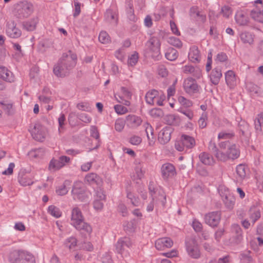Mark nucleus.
<instances>
[{
    "instance_id": "1",
    "label": "nucleus",
    "mask_w": 263,
    "mask_h": 263,
    "mask_svg": "<svg viewBox=\"0 0 263 263\" xmlns=\"http://www.w3.org/2000/svg\"><path fill=\"white\" fill-rule=\"evenodd\" d=\"M77 55L71 50L64 53L53 69V73L58 78H64L69 75L76 64Z\"/></svg>"
},
{
    "instance_id": "2",
    "label": "nucleus",
    "mask_w": 263,
    "mask_h": 263,
    "mask_svg": "<svg viewBox=\"0 0 263 263\" xmlns=\"http://www.w3.org/2000/svg\"><path fill=\"white\" fill-rule=\"evenodd\" d=\"M71 221V224L78 230H83L89 234L91 232L92 228L91 226L84 222L82 212L78 208H74L72 209Z\"/></svg>"
},
{
    "instance_id": "3",
    "label": "nucleus",
    "mask_w": 263,
    "mask_h": 263,
    "mask_svg": "<svg viewBox=\"0 0 263 263\" xmlns=\"http://www.w3.org/2000/svg\"><path fill=\"white\" fill-rule=\"evenodd\" d=\"M71 194L74 200L81 202H88L91 197V193L87 191L82 182H74Z\"/></svg>"
},
{
    "instance_id": "4",
    "label": "nucleus",
    "mask_w": 263,
    "mask_h": 263,
    "mask_svg": "<svg viewBox=\"0 0 263 263\" xmlns=\"http://www.w3.org/2000/svg\"><path fill=\"white\" fill-rule=\"evenodd\" d=\"M33 5L26 1L22 2L16 5L14 14L16 17L23 19L28 17L33 12Z\"/></svg>"
},
{
    "instance_id": "5",
    "label": "nucleus",
    "mask_w": 263,
    "mask_h": 263,
    "mask_svg": "<svg viewBox=\"0 0 263 263\" xmlns=\"http://www.w3.org/2000/svg\"><path fill=\"white\" fill-rule=\"evenodd\" d=\"M151 57L155 60H159L160 58V42L159 40L156 37H151L147 43Z\"/></svg>"
},
{
    "instance_id": "6",
    "label": "nucleus",
    "mask_w": 263,
    "mask_h": 263,
    "mask_svg": "<svg viewBox=\"0 0 263 263\" xmlns=\"http://www.w3.org/2000/svg\"><path fill=\"white\" fill-rule=\"evenodd\" d=\"M132 242L130 238L124 237L119 239L115 245L116 250L117 253L126 256L129 255L131 250Z\"/></svg>"
},
{
    "instance_id": "7",
    "label": "nucleus",
    "mask_w": 263,
    "mask_h": 263,
    "mask_svg": "<svg viewBox=\"0 0 263 263\" xmlns=\"http://www.w3.org/2000/svg\"><path fill=\"white\" fill-rule=\"evenodd\" d=\"M148 190L153 201L160 200L161 205L164 207L166 203V196L164 195L163 191L156 189L153 182L149 183Z\"/></svg>"
},
{
    "instance_id": "8",
    "label": "nucleus",
    "mask_w": 263,
    "mask_h": 263,
    "mask_svg": "<svg viewBox=\"0 0 263 263\" xmlns=\"http://www.w3.org/2000/svg\"><path fill=\"white\" fill-rule=\"evenodd\" d=\"M183 88L187 93L192 95L199 92V86L195 79L187 78L184 81Z\"/></svg>"
},
{
    "instance_id": "9",
    "label": "nucleus",
    "mask_w": 263,
    "mask_h": 263,
    "mask_svg": "<svg viewBox=\"0 0 263 263\" xmlns=\"http://www.w3.org/2000/svg\"><path fill=\"white\" fill-rule=\"evenodd\" d=\"M31 134L35 140L41 141L45 138V128L39 123H35L33 128L30 130Z\"/></svg>"
},
{
    "instance_id": "10",
    "label": "nucleus",
    "mask_w": 263,
    "mask_h": 263,
    "mask_svg": "<svg viewBox=\"0 0 263 263\" xmlns=\"http://www.w3.org/2000/svg\"><path fill=\"white\" fill-rule=\"evenodd\" d=\"M221 218V214L219 212H210L205 215L204 220L206 224L212 227L218 226Z\"/></svg>"
},
{
    "instance_id": "11",
    "label": "nucleus",
    "mask_w": 263,
    "mask_h": 263,
    "mask_svg": "<svg viewBox=\"0 0 263 263\" xmlns=\"http://www.w3.org/2000/svg\"><path fill=\"white\" fill-rule=\"evenodd\" d=\"M186 246L187 253L191 257L196 259L200 257V251L195 239H191L187 241Z\"/></svg>"
},
{
    "instance_id": "12",
    "label": "nucleus",
    "mask_w": 263,
    "mask_h": 263,
    "mask_svg": "<svg viewBox=\"0 0 263 263\" xmlns=\"http://www.w3.org/2000/svg\"><path fill=\"white\" fill-rule=\"evenodd\" d=\"M16 24L13 21L8 22L6 25V34L11 38L16 39L22 34L21 30L16 27Z\"/></svg>"
},
{
    "instance_id": "13",
    "label": "nucleus",
    "mask_w": 263,
    "mask_h": 263,
    "mask_svg": "<svg viewBox=\"0 0 263 263\" xmlns=\"http://www.w3.org/2000/svg\"><path fill=\"white\" fill-rule=\"evenodd\" d=\"M235 20L238 26H246L249 25L250 18L246 11L239 10L235 14Z\"/></svg>"
},
{
    "instance_id": "14",
    "label": "nucleus",
    "mask_w": 263,
    "mask_h": 263,
    "mask_svg": "<svg viewBox=\"0 0 263 263\" xmlns=\"http://www.w3.org/2000/svg\"><path fill=\"white\" fill-rule=\"evenodd\" d=\"M173 129L171 126H165L161 129L158 134V141L162 144H165L170 141Z\"/></svg>"
},
{
    "instance_id": "15",
    "label": "nucleus",
    "mask_w": 263,
    "mask_h": 263,
    "mask_svg": "<svg viewBox=\"0 0 263 263\" xmlns=\"http://www.w3.org/2000/svg\"><path fill=\"white\" fill-rule=\"evenodd\" d=\"M162 176L164 179L172 177L176 175L174 166L169 163L164 164L161 167Z\"/></svg>"
},
{
    "instance_id": "16",
    "label": "nucleus",
    "mask_w": 263,
    "mask_h": 263,
    "mask_svg": "<svg viewBox=\"0 0 263 263\" xmlns=\"http://www.w3.org/2000/svg\"><path fill=\"white\" fill-rule=\"evenodd\" d=\"M173 245V241L169 237L159 238L155 242V247L158 250H163L166 248H170Z\"/></svg>"
},
{
    "instance_id": "17",
    "label": "nucleus",
    "mask_w": 263,
    "mask_h": 263,
    "mask_svg": "<svg viewBox=\"0 0 263 263\" xmlns=\"http://www.w3.org/2000/svg\"><path fill=\"white\" fill-rule=\"evenodd\" d=\"M0 78L3 80L12 83L15 81L13 73L5 66H0Z\"/></svg>"
},
{
    "instance_id": "18",
    "label": "nucleus",
    "mask_w": 263,
    "mask_h": 263,
    "mask_svg": "<svg viewBox=\"0 0 263 263\" xmlns=\"http://www.w3.org/2000/svg\"><path fill=\"white\" fill-rule=\"evenodd\" d=\"M190 15L192 18L201 23H203L206 21V15L201 13L197 6H193L190 8Z\"/></svg>"
},
{
    "instance_id": "19",
    "label": "nucleus",
    "mask_w": 263,
    "mask_h": 263,
    "mask_svg": "<svg viewBox=\"0 0 263 263\" xmlns=\"http://www.w3.org/2000/svg\"><path fill=\"white\" fill-rule=\"evenodd\" d=\"M38 22L39 20L37 17H33L30 20L23 22L22 28L27 31H32L35 29Z\"/></svg>"
},
{
    "instance_id": "20",
    "label": "nucleus",
    "mask_w": 263,
    "mask_h": 263,
    "mask_svg": "<svg viewBox=\"0 0 263 263\" xmlns=\"http://www.w3.org/2000/svg\"><path fill=\"white\" fill-rule=\"evenodd\" d=\"M241 41L245 44L252 45L254 43V34L249 31H242L240 34Z\"/></svg>"
},
{
    "instance_id": "21",
    "label": "nucleus",
    "mask_w": 263,
    "mask_h": 263,
    "mask_svg": "<svg viewBox=\"0 0 263 263\" xmlns=\"http://www.w3.org/2000/svg\"><path fill=\"white\" fill-rule=\"evenodd\" d=\"M221 77L222 72L221 69L218 67L214 68L212 70L210 76L211 81L214 85L218 84Z\"/></svg>"
},
{
    "instance_id": "22",
    "label": "nucleus",
    "mask_w": 263,
    "mask_h": 263,
    "mask_svg": "<svg viewBox=\"0 0 263 263\" xmlns=\"http://www.w3.org/2000/svg\"><path fill=\"white\" fill-rule=\"evenodd\" d=\"M201 162L204 165H211L214 164L215 161L212 156L206 152H202L199 155Z\"/></svg>"
},
{
    "instance_id": "23",
    "label": "nucleus",
    "mask_w": 263,
    "mask_h": 263,
    "mask_svg": "<svg viewBox=\"0 0 263 263\" xmlns=\"http://www.w3.org/2000/svg\"><path fill=\"white\" fill-rule=\"evenodd\" d=\"M159 92L153 89L148 91L145 95L146 102L150 105H154L156 103L157 97H158Z\"/></svg>"
},
{
    "instance_id": "24",
    "label": "nucleus",
    "mask_w": 263,
    "mask_h": 263,
    "mask_svg": "<svg viewBox=\"0 0 263 263\" xmlns=\"http://www.w3.org/2000/svg\"><path fill=\"white\" fill-rule=\"evenodd\" d=\"M17 179L20 184L24 186L31 185L33 183V181L26 175L24 171L20 172Z\"/></svg>"
},
{
    "instance_id": "25",
    "label": "nucleus",
    "mask_w": 263,
    "mask_h": 263,
    "mask_svg": "<svg viewBox=\"0 0 263 263\" xmlns=\"http://www.w3.org/2000/svg\"><path fill=\"white\" fill-rule=\"evenodd\" d=\"M225 79L227 85L233 88L236 85L235 74L233 71L229 70L225 74Z\"/></svg>"
},
{
    "instance_id": "26",
    "label": "nucleus",
    "mask_w": 263,
    "mask_h": 263,
    "mask_svg": "<svg viewBox=\"0 0 263 263\" xmlns=\"http://www.w3.org/2000/svg\"><path fill=\"white\" fill-rule=\"evenodd\" d=\"M189 59L193 63H198L200 60L199 51L196 46H193L190 48L189 53Z\"/></svg>"
},
{
    "instance_id": "27",
    "label": "nucleus",
    "mask_w": 263,
    "mask_h": 263,
    "mask_svg": "<svg viewBox=\"0 0 263 263\" xmlns=\"http://www.w3.org/2000/svg\"><path fill=\"white\" fill-rule=\"evenodd\" d=\"M180 138L186 148L191 149L195 146V140L193 137L183 134Z\"/></svg>"
},
{
    "instance_id": "28",
    "label": "nucleus",
    "mask_w": 263,
    "mask_h": 263,
    "mask_svg": "<svg viewBox=\"0 0 263 263\" xmlns=\"http://www.w3.org/2000/svg\"><path fill=\"white\" fill-rule=\"evenodd\" d=\"M227 152L230 159L232 160L238 158L240 156L239 149L238 146L235 144H232L229 146Z\"/></svg>"
},
{
    "instance_id": "29",
    "label": "nucleus",
    "mask_w": 263,
    "mask_h": 263,
    "mask_svg": "<svg viewBox=\"0 0 263 263\" xmlns=\"http://www.w3.org/2000/svg\"><path fill=\"white\" fill-rule=\"evenodd\" d=\"M247 167L243 164H240L237 166L236 172L237 173L236 179L238 181H242L247 176Z\"/></svg>"
},
{
    "instance_id": "30",
    "label": "nucleus",
    "mask_w": 263,
    "mask_h": 263,
    "mask_svg": "<svg viewBox=\"0 0 263 263\" xmlns=\"http://www.w3.org/2000/svg\"><path fill=\"white\" fill-rule=\"evenodd\" d=\"M23 250H13L9 255V260L11 263H20Z\"/></svg>"
},
{
    "instance_id": "31",
    "label": "nucleus",
    "mask_w": 263,
    "mask_h": 263,
    "mask_svg": "<svg viewBox=\"0 0 263 263\" xmlns=\"http://www.w3.org/2000/svg\"><path fill=\"white\" fill-rule=\"evenodd\" d=\"M125 122H126L127 125L132 123V116L130 115L126 117V121L123 119H118L116 121L115 125L116 130L121 132L124 127Z\"/></svg>"
},
{
    "instance_id": "32",
    "label": "nucleus",
    "mask_w": 263,
    "mask_h": 263,
    "mask_svg": "<svg viewBox=\"0 0 263 263\" xmlns=\"http://www.w3.org/2000/svg\"><path fill=\"white\" fill-rule=\"evenodd\" d=\"M85 181L90 184L99 185L101 183L100 177L96 173H91L88 174L85 178Z\"/></svg>"
},
{
    "instance_id": "33",
    "label": "nucleus",
    "mask_w": 263,
    "mask_h": 263,
    "mask_svg": "<svg viewBox=\"0 0 263 263\" xmlns=\"http://www.w3.org/2000/svg\"><path fill=\"white\" fill-rule=\"evenodd\" d=\"M250 15L254 20L263 23V9L255 8L251 11Z\"/></svg>"
},
{
    "instance_id": "34",
    "label": "nucleus",
    "mask_w": 263,
    "mask_h": 263,
    "mask_svg": "<svg viewBox=\"0 0 263 263\" xmlns=\"http://www.w3.org/2000/svg\"><path fill=\"white\" fill-rule=\"evenodd\" d=\"M145 132L146 134L148 143L150 145H152L154 143V137L153 135V129L152 126L148 123L144 124Z\"/></svg>"
},
{
    "instance_id": "35",
    "label": "nucleus",
    "mask_w": 263,
    "mask_h": 263,
    "mask_svg": "<svg viewBox=\"0 0 263 263\" xmlns=\"http://www.w3.org/2000/svg\"><path fill=\"white\" fill-rule=\"evenodd\" d=\"M223 201L227 209L232 210L235 202V198L230 195H226L223 198Z\"/></svg>"
},
{
    "instance_id": "36",
    "label": "nucleus",
    "mask_w": 263,
    "mask_h": 263,
    "mask_svg": "<svg viewBox=\"0 0 263 263\" xmlns=\"http://www.w3.org/2000/svg\"><path fill=\"white\" fill-rule=\"evenodd\" d=\"M105 20L110 22L114 23L116 25L117 24L118 19L116 16V13L113 12L111 9H107L104 14Z\"/></svg>"
},
{
    "instance_id": "37",
    "label": "nucleus",
    "mask_w": 263,
    "mask_h": 263,
    "mask_svg": "<svg viewBox=\"0 0 263 263\" xmlns=\"http://www.w3.org/2000/svg\"><path fill=\"white\" fill-rule=\"evenodd\" d=\"M165 56L168 60L174 61L178 58V52L175 49L170 48L165 53Z\"/></svg>"
},
{
    "instance_id": "38",
    "label": "nucleus",
    "mask_w": 263,
    "mask_h": 263,
    "mask_svg": "<svg viewBox=\"0 0 263 263\" xmlns=\"http://www.w3.org/2000/svg\"><path fill=\"white\" fill-rule=\"evenodd\" d=\"M165 121L166 123L170 125H178L179 122V118L172 114L167 115L165 117Z\"/></svg>"
},
{
    "instance_id": "39",
    "label": "nucleus",
    "mask_w": 263,
    "mask_h": 263,
    "mask_svg": "<svg viewBox=\"0 0 263 263\" xmlns=\"http://www.w3.org/2000/svg\"><path fill=\"white\" fill-rule=\"evenodd\" d=\"M135 174L134 176L137 178L139 181L144 176V171L143 170V167L140 163L136 164L135 167Z\"/></svg>"
},
{
    "instance_id": "40",
    "label": "nucleus",
    "mask_w": 263,
    "mask_h": 263,
    "mask_svg": "<svg viewBox=\"0 0 263 263\" xmlns=\"http://www.w3.org/2000/svg\"><path fill=\"white\" fill-rule=\"evenodd\" d=\"M238 130L241 132L242 135H246L249 131V126L245 121H240L238 123Z\"/></svg>"
},
{
    "instance_id": "41",
    "label": "nucleus",
    "mask_w": 263,
    "mask_h": 263,
    "mask_svg": "<svg viewBox=\"0 0 263 263\" xmlns=\"http://www.w3.org/2000/svg\"><path fill=\"white\" fill-rule=\"evenodd\" d=\"M235 136L233 132L222 131L220 132L218 135V139H232Z\"/></svg>"
},
{
    "instance_id": "42",
    "label": "nucleus",
    "mask_w": 263,
    "mask_h": 263,
    "mask_svg": "<svg viewBox=\"0 0 263 263\" xmlns=\"http://www.w3.org/2000/svg\"><path fill=\"white\" fill-rule=\"evenodd\" d=\"M66 247H68L70 250L75 248L77 244V240L74 237H70L66 239L65 243Z\"/></svg>"
},
{
    "instance_id": "43",
    "label": "nucleus",
    "mask_w": 263,
    "mask_h": 263,
    "mask_svg": "<svg viewBox=\"0 0 263 263\" xmlns=\"http://www.w3.org/2000/svg\"><path fill=\"white\" fill-rule=\"evenodd\" d=\"M48 212L55 218H59L61 216V212L57 206L51 205L48 207Z\"/></svg>"
},
{
    "instance_id": "44",
    "label": "nucleus",
    "mask_w": 263,
    "mask_h": 263,
    "mask_svg": "<svg viewBox=\"0 0 263 263\" xmlns=\"http://www.w3.org/2000/svg\"><path fill=\"white\" fill-rule=\"evenodd\" d=\"M99 40L103 44H107L110 41V37L106 31H102L99 34Z\"/></svg>"
},
{
    "instance_id": "45",
    "label": "nucleus",
    "mask_w": 263,
    "mask_h": 263,
    "mask_svg": "<svg viewBox=\"0 0 263 263\" xmlns=\"http://www.w3.org/2000/svg\"><path fill=\"white\" fill-rule=\"evenodd\" d=\"M149 114L152 117L157 118L162 117L163 112L160 108H154L149 111Z\"/></svg>"
},
{
    "instance_id": "46",
    "label": "nucleus",
    "mask_w": 263,
    "mask_h": 263,
    "mask_svg": "<svg viewBox=\"0 0 263 263\" xmlns=\"http://www.w3.org/2000/svg\"><path fill=\"white\" fill-rule=\"evenodd\" d=\"M105 198V196L103 194H102V195L100 196V200H96L94 201L93 208L97 210H101L102 209L103 207V203L101 200L104 199Z\"/></svg>"
},
{
    "instance_id": "47",
    "label": "nucleus",
    "mask_w": 263,
    "mask_h": 263,
    "mask_svg": "<svg viewBox=\"0 0 263 263\" xmlns=\"http://www.w3.org/2000/svg\"><path fill=\"white\" fill-rule=\"evenodd\" d=\"M215 156L218 160L221 161H226L228 159H230L227 151L226 153H224L223 152H221L218 150L217 153L215 154Z\"/></svg>"
},
{
    "instance_id": "48",
    "label": "nucleus",
    "mask_w": 263,
    "mask_h": 263,
    "mask_svg": "<svg viewBox=\"0 0 263 263\" xmlns=\"http://www.w3.org/2000/svg\"><path fill=\"white\" fill-rule=\"evenodd\" d=\"M178 100L180 104L185 107H190L192 106V102L183 96H179L178 98Z\"/></svg>"
},
{
    "instance_id": "49",
    "label": "nucleus",
    "mask_w": 263,
    "mask_h": 263,
    "mask_svg": "<svg viewBox=\"0 0 263 263\" xmlns=\"http://www.w3.org/2000/svg\"><path fill=\"white\" fill-rule=\"evenodd\" d=\"M0 104L8 115H11L13 114L12 105L11 104H6L5 101H1Z\"/></svg>"
},
{
    "instance_id": "50",
    "label": "nucleus",
    "mask_w": 263,
    "mask_h": 263,
    "mask_svg": "<svg viewBox=\"0 0 263 263\" xmlns=\"http://www.w3.org/2000/svg\"><path fill=\"white\" fill-rule=\"evenodd\" d=\"M232 9L231 7L228 6H224L221 8L220 13L222 14L223 16L226 18H229L232 14Z\"/></svg>"
},
{
    "instance_id": "51",
    "label": "nucleus",
    "mask_w": 263,
    "mask_h": 263,
    "mask_svg": "<svg viewBox=\"0 0 263 263\" xmlns=\"http://www.w3.org/2000/svg\"><path fill=\"white\" fill-rule=\"evenodd\" d=\"M168 42L171 45L178 48H181L182 45L181 41L175 37H170L168 39Z\"/></svg>"
},
{
    "instance_id": "52",
    "label": "nucleus",
    "mask_w": 263,
    "mask_h": 263,
    "mask_svg": "<svg viewBox=\"0 0 263 263\" xmlns=\"http://www.w3.org/2000/svg\"><path fill=\"white\" fill-rule=\"evenodd\" d=\"M77 116L80 120L86 123H90L91 121V118L85 113L78 114Z\"/></svg>"
},
{
    "instance_id": "53",
    "label": "nucleus",
    "mask_w": 263,
    "mask_h": 263,
    "mask_svg": "<svg viewBox=\"0 0 263 263\" xmlns=\"http://www.w3.org/2000/svg\"><path fill=\"white\" fill-rule=\"evenodd\" d=\"M68 192V190L66 187L65 183L59 186L56 190V193L58 195L60 196H63L66 195Z\"/></svg>"
},
{
    "instance_id": "54",
    "label": "nucleus",
    "mask_w": 263,
    "mask_h": 263,
    "mask_svg": "<svg viewBox=\"0 0 263 263\" xmlns=\"http://www.w3.org/2000/svg\"><path fill=\"white\" fill-rule=\"evenodd\" d=\"M250 219H252L253 223H255L260 217V212L258 210L250 211Z\"/></svg>"
},
{
    "instance_id": "55",
    "label": "nucleus",
    "mask_w": 263,
    "mask_h": 263,
    "mask_svg": "<svg viewBox=\"0 0 263 263\" xmlns=\"http://www.w3.org/2000/svg\"><path fill=\"white\" fill-rule=\"evenodd\" d=\"M115 111L119 115H122L127 111L126 107L121 105H116L114 106Z\"/></svg>"
},
{
    "instance_id": "56",
    "label": "nucleus",
    "mask_w": 263,
    "mask_h": 263,
    "mask_svg": "<svg viewBox=\"0 0 263 263\" xmlns=\"http://www.w3.org/2000/svg\"><path fill=\"white\" fill-rule=\"evenodd\" d=\"M158 74L162 77H165L168 74V72L164 65H159L158 67Z\"/></svg>"
},
{
    "instance_id": "57",
    "label": "nucleus",
    "mask_w": 263,
    "mask_h": 263,
    "mask_svg": "<svg viewBox=\"0 0 263 263\" xmlns=\"http://www.w3.org/2000/svg\"><path fill=\"white\" fill-rule=\"evenodd\" d=\"M131 0H125V8L127 17L130 20L132 16V4Z\"/></svg>"
},
{
    "instance_id": "58",
    "label": "nucleus",
    "mask_w": 263,
    "mask_h": 263,
    "mask_svg": "<svg viewBox=\"0 0 263 263\" xmlns=\"http://www.w3.org/2000/svg\"><path fill=\"white\" fill-rule=\"evenodd\" d=\"M77 107L83 111H89L90 110V107L87 103H80L77 105Z\"/></svg>"
},
{
    "instance_id": "59",
    "label": "nucleus",
    "mask_w": 263,
    "mask_h": 263,
    "mask_svg": "<svg viewBox=\"0 0 263 263\" xmlns=\"http://www.w3.org/2000/svg\"><path fill=\"white\" fill-rule=\"evenodd\" d=\"M74 12L73 14V15L74 17H76L80 14L81 12V3L78 2L74 1Z\"/></svg>"
},
{
    "instance_id": "60",
    "label": "nucleus",
    "mask_w": 263,
    "mask_h": 263,
    "mask_svg": "<svg viewBox=\"0 0 263 263\" xmlns=\"http://www.w3.org/2000/svg\"><path fill=\"white\" fill-rule=\"evenodd\" d=\"M15 167L14 163L11 162L9 164L8 168L2 172V174L4 175H10L13 174V168Z\"/></svg>"
},
{
    "instance_id": "61",
    "label": "nucleus",
    "mask_w": 263,
    "mask_h": 263,
    "mask_svg": "<svg viewBox=\"0 0 263 263\" xmlns=\"http://www.w3.org/2000/svg\"><path fill=\"white\" fill-rule=\"evenodd\" d=\"M175 147L176 149L179 152L183 151L185 147V145L183 144V141L181 138L179 141L176 142Z\"/></svg>"
},
{
    "instance_id": "62",
    "label": "nucleus",
    "mask_w": 263,
    "mask_h": 263,
    "mask_svg": "<svg viewBox=\"0 0 263 263\" xmlns=\"http://www.w3.org/2000/svg\"><path fill=\"white\" fill-rule=\"evenodd\" d=\"M231 232L233 235L242 234V230L240 226L234 224L232 226Z\"/></svg>"
},
{
    "instance_id": "63",
    "label": "nucleus",
    "mask_w": 263,
    "mask_h": 263,
    "mask_svg": "<svg viewBox=\"0 0 263 263\" xmlns=\"http://www.w3.org/2000/svg\"><path fill=\"white\" fill-rule=\"evenodd\" d=\"M193 228L196 232H200L202 230V224L198 220H194L192 223Z\"/></svg>"
},
{
    "instance_id": "64",
    "label": "nucleus",
    "mask_w": 263,
    "mask_h": 263,
    "mask_svg": "<svg viewBox=\"0 0 263 263\" xmlns=\"http://www.w3.org/2000/svg\"><path fill=\"white\" fill-rule=\"evenodd\" d=\"M121 91L122 93V95L127 99H130L132 94L130 91L125 87H121Z\"/></svg>"
}]
</instances>
